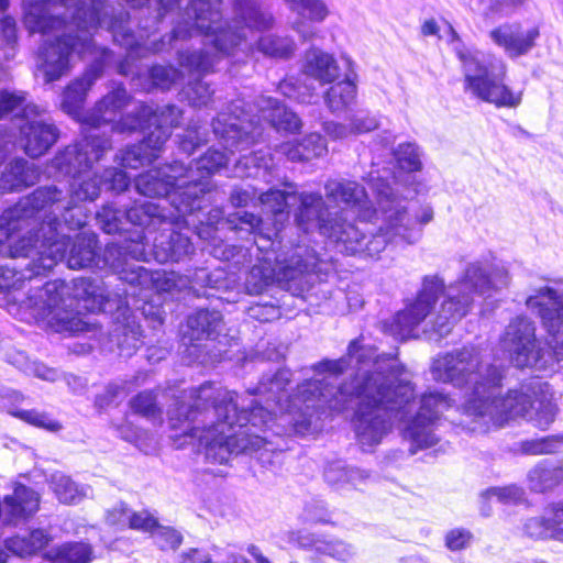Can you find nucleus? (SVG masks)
Segmentation results:
<instances>
[{
	"label": "nucleus",
	"mask_w": 563,
	"mask_h": 563,
	"mask_svg": "<svg viewBox=\"0 0 563 563\" xmlns=\"http://www.w3.org/2000/svg\"><path fill=\"white\" fill-rule=\"evenodd\" d=\"M311 371L322 377L303 380L285 399L291 377L287 368L263 375L244 396L212 383L183 390L168 411L176 446H203L206 460L218 464L240 453L255 454L267 466L283 451L274 438L305 435L321 413L343 411L353 399H357L353 429L364 452L379 445L395 421L402 423L411 454L440 441L438 424L452 400L434 390L424 393L417 404L396 356L377 354L356 339L345 356L324 358Z\"/></svg>",
	"instance_id": "obj_1"
},
{
	"label": "nucleus",
	"mask_w": 563,
	"mask_h": 563,
	"mask_svg": "<svg viewBox=\"0 0 563 563\" xmlns=\"http://www.w3.org/2000/svg\"><path fill=\"white\" fill-rule=\"evenodd\" d=\"M38 1L90 38L98 26L111 32L113 41L128 51L119 66L125 76L130 60L169 51L176 52L179 66L188 73H213L229 57L235 62L246 57L253 49L250 36L274 22L253 0H234L232 24L222 20L221 0H124L132 8L155 5L156 15L140 22L136 34L130 13L110 14L106 0Z\"/></svg>",
	"instance_id": "obj_2"
},
{
	"label": "nucleus",
	"mask_w": 563,
	"mask_h": 563,
	"mask_svg": "<svg viewBox=\"0 0 563 563\" xmlns=\"http://www.w3.org/2000/svg\"><path fill=\"white\" fill-rule=\"evenodd\" d=\"M85 135L75 144L58 152L51 167L58 175L73 178L69 189L57 186H44L19 200L16 205L3 211L0 227L11 224L18 218H30L41 231L47 233L45 241L49 246L44 256V266L49 267L65 255V236L58 231L60 218L68 230L84 228L88 212L81 202H92L99 198L102 189L120 195L130 186L128 174L117 167H108L102 174L92 172L93 164L101 161L111 150V140L98 131L103 126H93L81 119Z\"/></svg>",
	"instance_id": "obj_3"
},
{
	"label": "nucleus",
	"mask_w": 563,
	"mask_h": 563,
	"mask_svg": "<svg viewBox=\"0 0 563 563\" xmlns=\"http://www.w3.org/2000/svg\"><path fill=\"white\" fill-rule=\"evenodd\" d=\"M186 166L174 162L163 167L150 169L135 179V187L145 197H166L162 202H135L124 210L104 205L97 212V221L108 234L128 232V225L144 228L147 232L159 230L153 240L154 260L161 264L179 262L194 252L190 239L180 232L183 227L203 223L196 212H184L176 207L174 197L181 191L187 180Z\"/></svg>",
	"instance_id": "obj_4"
},
{
	"label": "nucleus",
	"mask_w": 563,
	"mask_h": 563,
	"mask_svg": "<svg viewBox=\"0 0 563 563\" xmlns=\"http://www.w3.org/2000/svg\"><path fill=\"white\" fill-rule=\"evenodd\" d=\"M508 283L506 267L489 258L470 263L459 279L448 287L438 275H427L416 298L391 320L384 321L383 331L404 341L416 336L417 328L431 317L423 331L440 340L468 313L475 296L489 297L492 291L506 287Z\"/></svg>",
	"instance_id": "obj_5"
},
{
	"label": "nucleus",
	"mask_w": 563,
	"mask_h": 563,
	"mask_svg": "<svg viewBox=\"0 0 563 563\" xmlns=\"http://www.w3.org/2000/svg\"><path fill=\"white\" fill-rule=\"evenodd\" d=\"M227 223L231 230L254 234L251 249L225 245L223 249L216 246L212 251L216 257L234 261L235 264H245L256 256L257 263L245 278L247 294L260 295L276 284L292 296L302 297L312 287L316 275L321 273L322 260L305 239L296 244L284 243L268 230L264 231L261 218L246 211L229 214Z\"/></svg>",
	"instance_id": "obj_6"
},
{
	"label": "nucleus",
	"mask_w": 563,
	"mask_h": 563,
	"mask_svg": "<svg viewBox=\"0 0 563 563\" xmlns=\"http://www.w3.org/2000/svg\"><path fill=\"white\" fill-rule=\"evenodd\" d=\"M131 297H135V292L130 294L126 288L111 292L99 278L78 277L70 283L47 282L42 289L33 290L24 302L36 322L43 321L58 333L75 334L87 329L88 322L78 307L92 313H118V318L125 320L114 329L118 346L129 356L139 349L143 336L141 325L128 316Z\"/></svg>",
	"instance_id": "obj_7"
},
{
	"label": "nucleus",
	"mask_w": 563,
	"mask_h": 563,
	"mask_svg": "<svg viewBox=\"0 0 563 563\" xmlns=\"http://www.w3.org/2000/svg\"><path fill=\"white\" fill-rule=\"evenodd\" d=\"M430 372L437 382L472 389L463 405L465 418L462 421L470 432L486 433L492 430V424L500 423L507 413H520L527 407L526 398L509 407L507 401L497 404L505 368L485 362L476 346H463L438 354Z\"/></svg>",
	"instance_id": "obj_8"
},
{
	"label": "nucleus",
	"mask_w": 563,
	"mask_h": 563,
	"mask_svg": "<svg viewBox=\"0 0 563 563\" xmlns=\"http://www.w3.org/2000/svg\"><path fill=\"white\" fill-rule=\"evenodd\" d=\"M368 185L379 206L380 224L375 233L367 235L363 229L347 221L340 211L336 219L323 229V238L345 255L377 257L387 245L407 246L421 239V231L406 212L387 178L379 173H369Z\"/></svg>",
	"instance_id": "obj_9"
},
{
	"label": "nucleus",
	"mask_w": 563,
	"mask_h": 563,
	"mask_svg": "<svg viewBox=\"0 0 563 563\" xmlns=\"http://www.w3.org/2000/svg\"><path fill=\"white\" fill-rule=\"evenodd\" d=\"M45 235L46 232L41 231L38 225L25 217L0 227V306L10 313L24 311L32 317L31 309L24 301L33 290L42 287L32 286L25 297L21 289L26 279L32 282L54 267H46L43 263L46 255L44 253L49 251Z\"/></svg>",
	"instance_id": "obj_10"
},
{
	"label": "nucleus",
	"mask_w": 563,
	"mask_h": 563,
	"mask_svg": "<svg viewBox=\"0 0 563 563\" xmlns=\"http://www.w3.org/2000/svg\"><path fill=\"white\" fill-rule=\"evenodd\" d=\"M527 306L538 311L548 333V343L537 339L536 325L530 319L517 317L506 327L500 345L516 367L552 368L563 358V295L543 287L527 299Z\"/></svg>",
	"instance_id": "obj_11"
},
{
	"label": "nucleus",
	"mask_w": 563,
	"mask_h": 563,
	"mask_svg": "<svg viewBox=\"0 0 563 563\" xmlns=\"http://www.w3.org/2000/svg\"><path fill=\"white\" fill-rule=\"evenodd\" d=\"M24 23L31 33L45 36L40 51L38 70L46 84L56 81L64 76L70 66L74 54L79 57L92 54L96 45L86 33L52 12L38 0H23Z\"/></svg>",
	"instance_id": "obj_12"
},
{
	"label": "nucleus",
	"mask_w": 563,
	"mask_h": 563,
	"mask_svg": "<svg viewBox=\"0 0 563 563\" xmlns=\"http://www.w3.org/2000/svg\"><path fill=\"white\" fill-rule=\"evenodd\" d=\"M245 106L244 99L233 100L212 122L216 137L231 153L244 151L262 137V121L276 131L289 133L301 128L298 115L272 97L260 96L256 99V114L246 111Z\"/></svg>",
	"instance_id": "obj_13"
},
{
	"label": "nucleus",
	"mask_w": 563,
	"mask_h": 563,
	"mask_svg": "<svg viewBox=\"0 0 563 563\" xmlns=\"http://www.w3.org/2000/svg\"><path fill=\"white\" fill-rule=\"evenodd\" d=\"M145 229L136 230L129 239L122 242L108 243L102 255H96L95 267L99 269H109L117 274L119 278L130 285L132 291L141 295V291L154 286L159 291L172 292L181 283V278L174 272L155 271L152 272L134 263V261H148L146 251L147 236Z\"/></svg>",
	"instance_id": "obj_14"
},
{
	"label": "nucleus",
	"mask_w": 563,
	"mask_h": 563,
	"mask_svg": "<svg viewBox=\"0 0 563 563\" xmlns=\"http://www.w3.org/2000/svg\"><path fill=\"white\" fill-rule=\"evenodd\" d=\"M451 44L464 74V89L477 99L497 108H516L521 103V91L505 84L506 65L474 48L466 47L452 25H448Z\"/></svg>",
	"instance_id": "obj_15"
},
{
	"label": "nucleus",
	"mask_w": 563,
	"mask_h": 563,
	"mask_svg": "<svg viewBox=\"0 0 563 563\" xmlns=\"http://www.w3.org/2000/svg\"><path fill=\"white\" fill-rule=\"evenodd\" d=\"M131 96L123 85H118L107 93L96 106L86 113V122L93 126H106L111 132L132 133L137 130L152 128L170 131L180 123L181 110L167 104L153 108L144 102H139L132 112L122 115L115 121L118 114L130 103Z\"/></svg>",
	"instance_id": "obj_16"
},
{
	"label": "nucleus",
	"mask_w": 563,
	"mask_h": 563,
	"mask_svg": "<svg viewBox=\"0 0 563 563\" xmlns=\"http://www.w3.org/2000/svg\"><path fill=\"white\" fill-rule=\"evenodd\" d=\"M263 212L274 218V228L269 232L283 241L282 225L289 219V206L298 202L295 210L297 227L306 233L319 232L323 236V229L336 219L340 211L331 212L320 192L301 191L290 192L280 189H269L260 197Z\"/></svg>",
	"instance_id": "obj_17"
},
{
	"label": "nucleus",
	"mask_w": 563,
	"mask_h": 563,
	"mask_svg": "<svg viewBox=\"0 0 563 563\" xmlns=\"http://www.w3.org/2000/svg\"><path fill=\"white\" fill-rule=\"evenodd\" d=\"M14 111H21L19 142L32 158L44 155L58 140L59 131L49 120L42 118L41 109L27 101L22 90H0V120Z\"/></svg>",
	"instance_id": "obj_18"
},
{
	"label": "nucleus",
	"mask_w": 563,
	"mask_h": 563,
	"mask_svg": "<svg viewBox=\"0 0 563 563\" xmlns=\"http://www.w3.org/2000/svg\"><path fill=\"white\" fill-rule=\"evenodd\" d=\"M228 163L225 153L210 148L205 155L195 161L194 166L184 173L187 185L173 199L176 207L184 212H199L209 202L211 191V175L218 173Z\"/></svg>",
	"instance_id": "obj_19"
},
{
	"label": "nucleus",
	"mask_w": 563,
	"mask_h": 563,
	"mask_svg": "<svg viewBox=\"0 0 563 563\" xmlns=\"http://www.w3.org/2000/svg\"><path fill=\"white\" fill-rule=\"evenodd\" d=\"M324 195L330 203L357 212L362 221H371L374 216L378 219L379 208H371L365 188L355 180L328 179L324 184Z\"/></svg>",
	"instance_id": "obj_20"
},
{
	"label": "nucleus",
	"mask_w": 563,
	"mask_h": 563,
	"mask_svg": "<svg viewBox=\"0 0 563 563\" xmlns=\"http://www.w3.org/2000/svg\"><path fill=\"white\" fill-rule=\"evenodd\" d=\"M224 329L223 318L220 311L199 309L188 316L186 328L183 331L184 344L190 343L187 351L192 354L197 350L196 342L202 340H217Z\"/></svg>",
	"instance_id": "obj_21"
},
{
	"label": "nucleus",
	"mask_w": 563,
	"mask_h": 563,
	"mask_svg": "<svg viewBox=\"0 0 563 563\" xmlns=\"http://www.w3.org/2000/svg\"><path fill=\"white\" fill-rule=\"evenodd\" d=\"M539 35L538 27L523 30L518 24H504L490 32L492 41L503 47L505 53L512 58L530 52Z\"/></svg>",
	"instance_id": "obj_22"
},
{
	"label": "nucleus",
	"mask_w": 563,
	"mask_h": 563,
	"mask_svg": "<svg viewBox=\"0 0 563 563\" xmlns=\"http://www.w3.org/2000/svg\"><path fill=\"white\" fill-rule=\"evenodd\" d=\"M521 398H526L528 400L525 411L520 413H507L505 419L500 423L492 424V429L503 427L508 419L516 417H522L525 419L530 420L539 429H547L550 427V424L554 421L558 412L556 406L550 401H541L539 404V407L533 411V402L530 395H528L523 390H509L505 397H498L497 404L507 401V405L509 407L510 405H517V402Z\"/></svg>",
	"instance_id": "obj_23"
},
{
	"label": "nucleus",
	"mask_w": 563,
	"mask_h": 563,
	"mask_svg": "<svg viewBox=\"0 0 563 563\" xmlns=\"http://www.w3.org/2000/svg\"><path fill=\"white\" fill-rule=\"evenodd\" d=\"M58 231L65 236V255L58 258L54 266L64 258L67 260V266L71 269H80L86 267H95L98 239L92 232L84 231L76 236L69 252L67 253V246L69 245L68 235L64 232L67 228L64 220L60 218V225H57Z\"/></svg>",
	"instance_id": "obj_24"
},
{
	"label": "nucleus",
	"mask_w": 563,
	"mask_h": 563,
	"mask_svg": "<svg viewBox=\"0 0 563 563\" xmlns=\"http://www.w3.org/2000/svg\"><path fill=\"white\" fill-rule=\"evenodd\" d=\"M291 12L297 14V20L292 22V29L303 41H310L314 37L317 29L312 23L322 22L329 11L321 0H285Z\"/></svg>",
	"instance_id": "obj_25"
},
{
	"label": "nucleus",
	"mask_w": 563,
	"mask_h": 563,
	"mask_svg": "<svg viewBox=\"0 0 563 563\" xmlns=\"http://www.w3.org/2000/svg\"><path fill=\"white\" fill-rule=\"evenodd\" d=\"M40 506V495L34 489L16 484L12 495L3 499V512L9 523L32 517Z\"/></svg>",
	"instance_id": "obj_26"
},
{
	"label": "nucleus",
	"mask_w": 563,
	"mask_h": 563,
	"mask_svg": "<svg viewBox=\"0 0 563 563\" xmlns=\"http://www.w3.org/2000/svg\"><path fill=\"white\" fill-rule=\"evenodd\" d=\"M302 74L317 80L320 85L332 84L340 77L334 57L319 48H310L305 53Z\"/></svg>",
	"instance_id": "obj_27"
},
{
	"label": "nucleus",
	"mask_w": 563,
	"mask_h": 563,
	"mask_svg": "<svg viewBox=\"0 0 563 563\" xmlns=\"http://www.w3.org/2000/svg\"><path fill=\"white\" fill-rule=\"evenodd\" d=\"M102 74L100 64L91 65L84 75L68 85L63 93L62 108L71 117H78L87 92Z\"/></svg>",
	"instance_id": "obj_28"
},
{
	"label": "nucleus",
	"mask_w": 563,
	"mask_h": 563,
	"mask_svg": "<svg viewBox=\"0 0 563 563\" xmlns=\"http://www.w3.org/2000/svg\"><path fill=\"white\" fill-rule=\"evenodd\" d=\"M275 162L268 151L258 150L242 156L234 166V175L240 178H260L271 183Z\"/></svg>",
	"instance_id": "obj_29"
},
{
	"label": "nucleus",
	"mask_w": 563,
	"mask_h": 563,
	"mask_svg": "<svg viewBox=\"0 0 563 563\" xmlns=\"http://www.w3.org/2000/svg\"><path fill=\"white\" fill-rule=\"evenodd\" d=\"M328 152L324 139L319 133L307 134L300 142H285L276 147V153L290 162H303L321 157Z\"/></svg>",
	"instance_id": "obj_30"
},
{
	"label": "nucleus",
	"mask_w": 563,
	"mask_h": 563,
	"mask_svg": "<svg viewBox=\"0 0 563 563\" xmlns=\"http://www.w3.org/2000/svg\"><path fill=\"white\" fill-rule=\"evenodd\" d=\"M40 173L34 164L25 159L11 162L0 177V191H14L33 185L38 179Z\"/></svg>",
	"instance_id": "obj_31"
},
{
	"label": "nucleus",
	"mask_w": 563,
	"mask_h": 563,
	"mask_svg": "<svg viewBox=\"0 0 563 563\" xmlns=\"http://www.w3.org/2000/svg\"><path fill=\"white\" fill-rule=\"evenodd\" d=\"M300 545L310 548L316 554L330 556L340 563H350L357 555V550L353 544L340 539L312 538L307 542L302 539Z\"/></svg>",
	"instance_id": "obj_32"
},
{
	"label": "nucleus",
	"mask_w": 563,
	"mask_h": 563,
	"mask_svg": "<svg viewBox=\"0 0 563 563\" xmlns=\"http://www.w3.org/2000/svg\"><path fill=\"white\" fill-rule=\"evenodd\" d=\"M43 558L52 563H90L93 550L86 542H65L46 550Z\"/></svg>",
	"instance_id": "obj_33"
},
{
	"label": "nucleus",
	"mask_w": 563,
	"mask_h": 563,
	"mask_svg": "<svg viewBox=\"0 0 563 563\" xmlns=\"http://www.w3.org/2000/svg\"><path fill=\"white\" fill-rule=\"evenodd\" d=\"M356 99V85L349 76L332 85L324 93V102L334 114L346 111Z\"/></svg>",
	"instance_id": "obj_34"
},
{
	"label": "nucleus",
	"mask_w": 563,
	"mask_h": 563,
	"mask_svg": "<svg viewBox=\"0 0 563 563\" xmlns=\"http://www.w3.org/2000/svg\"><path fill=\"white\" fill-rule=\"evenodd\" d=\"M558 466L548 460L539 462L527 474V483L531 492L545 493L561 484Z\"/></svg>",
	"instance_id": "obj_35"
},
{
	"label": "nucleus",
	"mask_w": 563,
	"mask_h": 563,
	"mask_svg": "<svg viewBox=\"0 0 563 563\" xmlns=\"http://www.w3.org/2000/svg\"><path fill=\"white\" fill-rule=\"evenodd\" d=\"M51 537L42 529H35L26 537H13L5 540V548L15 555L30 556L44 549Z\"/></svg>",
	"instance_id": "obj_36"
},
{
	"label": "nucleus",
	"mask_w": 563,
	"mask_h": 563,
	"mask_svg": "<svg viewBox=\"0 0 563 563\" xmlns=\"http://www.w3.org/2000/svg\"><path fill=\"white\" fill-rule=\"evenodd\" d=\"M49 485L63 504H77L81 501L90 490L89 487L79 486L69 476L63 473H55L51 476Z\"/></svg>",
	"instance_id": "obj_37"
},
{
	"label": "nucleus",
	"mask_w": 563,
	"mask_h": 563,
	"mask_svg": "<svg viewBox=\"0 0 563 563\" xmlns=\"http://www.w3.org/2000/svg\"><path fill=\"white\" fill-rule=\"evenodd\" d=\"M257 51L272 58H289L296 49L294 40L289 36L268 34L256 42Z\"/></svg>",
	"instance_id": "obj_38"
},
{
	"label": "nucleus",
	"mask_w": 563,
	"mask_h": 563,
	"mask_svg": "<svg viewBox=\"0 0 563 563\" xmlns=\"http://www.w3.org/2000/svg\"><path fill=\"white\" fill-rule=\"evenodd\" d=\"M147 374L139 372L133 376V380L119 379L110 383L104 391L96 397V405L100 408L120 401L129 394L132 385H140L145 382Z\"/></svg>",
	"instance_id": "obj_39"
},
{
	"label": "nucleus",
	"mask_w": 563,
	"mask_h": 563,
	"mask_svg": "<svg viewBox=\"0 0 563 563\" xmlns=\"http://www.w3.org/2000/svg\"><path fill=\"white\" fill-rule=\"evenodd\" d=\"M374 172V175H377V173H379V175L382 177H385L388 179L389 184H390V187L393 188L394 190V195L400 200V203L401 206L405 207V209H407V207L405 206V201L412 198L413 195H417L419 192L418 189H404L401 190L397 180H396V177L394 175H391V173L387 169H384V170H373ZM406 212H408V210H406ZM409 216V218L411 219V221L413 222V225L416 228H418L421 232H422V229L420 227H418V223L421 224V225H424V224H428L429 222L432 221L433 219V210L431 207L429 206H426L421 209L420 213L416 217V219H412L411 216L409 213H407Z\"/></svg>",
	"instance_id": "obj_40"
},
{
	"label": "nucleus",
	"mask_w": 563,
	"mask_h": 563,
	"mask_svg": "<svg viewBox=\"0 0 563 563\" xmlns=\"http://www.w3.org/2000/svg\"><path fill=\"white\" fill-rule=\"evenodd\" d=\"M121 518H115V514L110 516V521L120 528L129 527L131 529L152 532L157 523L156 518L146 510L133 512L131 509H123L121 510Z\"/></svg>",
	"instance_id": "obj_41"
},
{
	"label": "nucleus",
	"mask_w": 563,
	"mask_h": 563,
	"mask_svg": "<svg viewBox=\"0 0 563 563\" xmlns=\"http://www.w3.org/2000/svg\"><path fill=\"white\" fill-rule=\"evenodd\" d=\"M397 165L407 173L419 172L422 168V151L412 142L401 143L394 151Z\"/></svg>",
	"instance_id": "obj_42"
},
{
	"label": "nucleus",
	"mask_w": 563,
	"mask_h": 563,
	"mask_svg": "<svg viewBox=\"0 0 563 563\" xmlns=\"http://www.w3.org/2000/svg\"><path fill=\"white\" fill-rule=\"evenodd\" d=\"M562 444L563 435H549L525 440L520 443V450L529 455L553 454L559 451Z\"/></svg>",
	"instance_id": "obj_43"
},
{
	"label": "nucleus",
	"mask_w": 563,
	"mask_h": 563,
	"mask_svg": "<svg viewBox=\"0 0 563 563\" xmlns=\"http://www.w3.org/2000/svg\"><path fill=\"white\" fill-rule=\"evenodd\" d=\"M150 77L153 85L162 90H168L184 80L183 73L172 65H154L150 69Z\"/></svg>",
	"instance_id": "obj_44"
},
{
	"label": "nucleus",
	"mask_w": 563,
	"mask_h": 563,
	"mask_svg": "<svg viewBox=\"0 0 563 563\" xmlns=\"http://www.w3.org/2000/svg\"><path fill=\"white\" fill-rule=\"evenodd\" d=\"M115 161L125 168L136 169L151 164L153 158L150 156L144 145L140 143L126 146L115 155Z\"/></svg>",
	"instance_id": "obj_45"
},
{
	"label": "nucleus",
	"mask_w": 563,
	"mask_h": 563,
	"mask_svg": "<svg viewBox=\"0 0 563 563\" xmlns=\"http://www.w3.org/2000/svg\"><path fill=\"white\" fill-rule=\"evenodd\" d=\"M213 93L214 90H211L209 85L201 79L190 82L186 90L189 103L195 108H216Z\"/></svg>",
	"instance_id": "obj_46"
},
{
	"label": "nucleus",
	"mask_w": 563,
	"mask_h": 563,
	"mask_svg": "<svg viewBox=\"0 0 563 563\" xmlns=\"http://www.w3.org/2000/svg\"><path fill=\"white\" fill-rule=\"evenodd\" d=\"M483 496L487 499H496L503 505H518L526 501L525 489L518 485L492 487Z\"/></svg>",
	"instance_id": "obj_47"
},
{
	"label": "nucleus",
	"mask_w": 563,
	"mask_h": 563,
	"mask_svg": "<svg viewBox=\"0 0 563 563\" xmlns=\"http://www.w3.org/2000/svg\"><path fill=\"white\" fill-rule=\"evenodd\" d=\"M267 191H265L266 194ZM264 195V192H258V190L251 185H242L234 186L230 194V203L235 208L247 207L249 205L257 206L260 205L263 208V205L260 200V197Z\"/></svg>",
	"instance_id": "obj_48"
},
{
	"label": "nucleus",
	"mask_w": 563,
	"mask_h": 563,
	"mask_svg": "<svg viewBox=\"0 0 563 563\" xmlns=\"http://www.w3.org/2000/svg\"><path fill=\"white\" fill-rule=\"evenodd\" d=\"M131 408L136 413L147 418L159 416V409L156 405V397L152 391H142L130 401Z\"/></svg>",
	"instance_id": "obj_49"
},
{
	"label": "nucleus",
	"mask_w": 563,
	"mask_h": 563,
	"mask_svg": "<svg viewBox=\"0 0 563 563\" xmlns=\"http://www.w3.org/2000/svg\"><path fill=\"white\" fill-rule=\"evenodd\" d=\"M177 137L180 151L191 155L198 146L207 142V132L201 131L200 126H189Z\"/></svg>",
	"instance_id": "obj_50"
},
{
	"label": "nucleus",
	"mask_w": 563,
	"mask_h": 563,
	"mask_svg": "<svg viewBox=\"0 0 563 563\" xmlns=\"http://www.w3.org/2000/svg\"><path fill=\"white\" fill-rule=\"evenodd\" d=\"M154 130L148 133L146 137H144L143 141L140 142L141 145H144V148L147 151L150 156L154 159H156L166 141L170 136V131L168 130H162L158 129L156 125H153Z\"/></svg>",
	"instance_id": "obj_51"
},
{
	"label": "nucleus",
	"mask_w": 563,
	"mask_h": 563,
	"mask_svg": "<svg viewBox=\"0 0 563 563\" xmlns=\"http://www.w3.org/2000/svg\"><path fill=\"white\" fill-rule=\"evenodd\" d=\"M278 88L284 96L300 103H311L314 98V92L310 87L298 86L291 79L283 80Z\"/></svg>",
	"instance_id": "obj_52"
},
{
	"label": "nucleus",
	"mask_w": 563,
	"mask_h": 563,
	"mask_svg": "<svg viewBox=\"0 0 563 563\" xmlns=\"http://www.w3.org/2000/svg\"><path fill=\"white\" fill-rule=\"evenodd\" d=\"M152 533L156 540V543L163 550H174L178 548L183 541V537L178 531L169 527H162L158 525V522L156 523V527H154Z\"/></svg>",
	"instance_id": "obj_53"
},
{
	"label": "nucleus",
	"mask_w": 563,
	"mask_h": 563,
	"mask_svg": "<svg viewBox=\"0 0 563 563\" xmlns=\"http://www.w3.org/2000/svg\"><path fill=\"white\" fill-rule=\"evenodd\" d=\"M12 416L20 418L21 420L26 421L30 424L48 429L52 431L60 429L58 422L52 420L46 413L38 412L36 410L20 409L19 411H12Z\"/></svg>",
	"instance_id": "obj_54"
},
{
	"label": "nucleus",
	"mask_w": 563,
	"mask_h": 563,
	"mask_svg": "<svg viewBox=\"0 0 563 563\" xmlns=\"http://www.w3.org/2000/svg\"><path fill=\"white\" fill-rule=\"evenodd\" d=\"M525 533L533 539H552L553 529L549 526V521L545 517H534L528 519L523 525Z\"/></svg>",
	"instance_id": "obj_55"
},
{
	"label": "nucleus",
	"mask_w": 563,
	"mask_h": 563,
	"mask_svg": "<svg viewBox=\"0 0 563 563\" xmlns=\"http://www.w3.org/2000/svg\"><path fill=\"white\" fill-rule=\"evenodd\" d=\"M445 547L453 552L468 548L473 541V534L464 528H455L446 532Z\"/></svg>",
	"instance_id": "obj_56"
},
{
	"label": "nucleus",
	"mask_w": 563,
	"mask_h": 563,
	"mask_svg": "<svg viewBox=\"0 0 563 563\" xmlns=\"http://www.w3.org/2000/svg\"><path fill=\"white\" fill-rule=\"evenodd\" d=\"M1 37L4 43L5 57L12 58L14 56V45L16 43V29L15 21L10 16H4L0 21Z\"/></svg>",
	"instance_id": "obj_57"
},
{
	"label": "nucleus",
	"mask_w": 563,
	"mask_h": 563,
	"mask_svg": "<svg viewBox=\"0 0 563 563\" xmlns=\"http://www.w3.org/2000/svg\"><path fill=\"white\" fill-rule=\"evenodd\" d=\"M345 477L346 466L341 461L330 463L324 470V479L333 487L342 488L346 485Z\"/></svg>",
	"instance_id": "obj_58"
},
{
	"label": "nucleus",
	"mask_w": 563,
	"mask_h": 563,
	"mask_svg": "<svg viewBox=\"0 0 563 563\" xmlns=\"http://www.w3.org/2000/svg\"><path fill=\"white\" fill-rule=\"evenodd\" d=\"M25 399L24 395L18 390L0 386V406L10 415L12 411H19L18 406Z\"/></svg>",
	"instance_id": "obj_59"
},
{
	"label": "nucleus",
	"mask_w": 563,
	"mask_h": 563,
	"mask_svg": "<svg viewBox=\"0 0 563 563\" xmlns=\"http://www.w3.org/2000/svg\"><path fill=\"white\" fill-rule=\"evenodd\" d=\"M354 133H365L378 128V119L367 112L360 111L351 119Z\"/></svg>",
	"instance_id": "obj_60"
},
{
	"label": "nucleus",
	"mask_w": 563,
	"mask_h": 563,
	"mask_svg": "<svg viewBox=\"0 0 563 563\" xmlns=\"http://www.w3.org/2000/svg\"><path fill=\"white\" fill-rule=\"evenodd\" d=\"M23 371L47 382H55L59 377L57 369L48 367L41 362H32Z\"/></svg>",
	"instance_id": "obj_61"
},
{
	"label": "nucleus",
	"mask_w": 563,
	"mask_h": 563,
	"mask_svg": "<svg viewBox=\"0 0 563 563\" xmlns=\"http://www.w3.org/2000/svg\"><path fill=\"white\" fill-rule=\"evenodd\" d=\"M323 130L333 140H342L351 134H354L352 123L343 124L334 121H328L323 123Z\"/></svg>",
	"instance_id": "obj_62"
},
{
	"label": "nucleus",
	"mask_w": 563,
	"mask_h": 563,
	"mask_svg": "<svg viewBox=\"0 0 563 563\" xmlns=\"http://www.w3.org/2000/svg\"><path fill=\"white\" fill-rule=\"evenodd\" d=\"M306 518L316 522H329V515L323 501H314L313 504L307 505L305 509Z\"/></svg>",
	"instance_id": "obj_63"
},
{
	"label": "nucleus",
	"mask_w": 563,
	"mask_h": 563,
	"mask_svg": "<svg viewBox=\"0 0 563 563\" xmlns=\"http://www.w3.org/2000/svg\"><path fill=\"white\" fill-rule=\"evenodd\" d=\"M545 517L553 530L563 528V500L551 504L545 509Z\"/></svg>",
	"instance_id": "obj_64"
}]
</instances>
